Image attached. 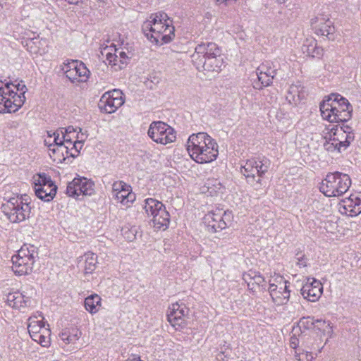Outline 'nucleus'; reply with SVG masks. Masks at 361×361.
Returning <instances> with one entry per match:
<instances>
[{
	"instance_id": "45",
	"label": "nucleus",
	"mask_w": 361,
	"mask_h": 361,
	"mask_svg": "<svg viewBox=\"0 0 361 361\" xmlns=\"http://www.w3.org/2000/svg\"><path fill=\"white\" fill-rule=\"evenodd\" d=\"M82 147V144L81 142H78L77 140L73 141V145L71 149V157H75L78 155L80 149Z\"/></svg>"
},
{
	"instance_id": "34",
	"label": "nucleus",
	"mask_w": 361,
	"mask_h": 361,
	"mask_svg": "<svg viewBox=\"0 0 361 361\" xmlns=\"http://www.w3.org/2000/svg\"><path fill=\"white\" fill-rule=\"evenodd\" d=\"M102 306V298L96 293L87 296L84 301L85 309L91 314L97 313Z\"/></svg>"
},
{
	"instance_id": "12",
	"label": "nucleus",
	"mask_w": 361,
	"mask_h": 361,
	"mask_svg": "<svg viewBox=\"0 0 361 361\" xmlns=\"http://www.w3.org/2000/svg\"><path fill=\"white\" fill-rule=\"evenodd\" d=\"M289 283L283 276L275 275L269 280V292L276 305L287 304L290 298Z\"/></svg>"
},
{
	"instance_id": "53",
	"label": "nucleus",
	"mask_w": 361,
	"mask_h": 361,
	"mask_svg": "<svg viewBox=\"0 0 361 361\" xmlns=\"http://www.w3.org/2000/svg\"><path fill=\"white\" fill-rule=\"evenodd\" d=\"M71 4H77L80 2V0H66Z\"/></svg>"
},
{
	"instance_id": "18",
	"label": "nucleus",
	"mask_w": 361,
	"mask_h": 361,
	"mask_svg": "<svg viewBox=\"0 0 361 361\" xmlns=\"http://www.w3.org/2000/svg\"><path fill=\"white\" fill-rule=\"evenodd\" d=\"M94 191V183L85 178H75L68 183L66 194L71 197L91 195Z\"/></svg>"
},
{
	"instance_id": "48",
	"label": "nucleus",
	"mask_w": 361,
	"mask_h": 361,
	"mask_svg": "<svg viewBox=\"0 0 361 361\" xmlns=\"http://www.w3.org/2000/svg\"><path fill=\"white\" fill-rule=\"evenodd\" d=\"M78 129H79V131L77 132V135L75 137V138L76 139L75 140L81 142V144L83 145V142H85V139L87 138V135L82 132L81 128H79Z\"/></svg>"
},
{
	"instance_id": "42",
	"label": "nucleus",
	"mask_w": 361,
	"mask_h": 361,
	"mask_svg": "<svg viewBox=\"0 0 361 361\" xmlns=\"http://www.w3.org/2000/svg\"><path fill=\"white\" fill-rule=\"evenodd\" d=\"M316 319L314 317H307L300 319L298 323L299 329H310L314 328L315 329Z\"/></svg>"
},
{
	"instance_id": "5",
	"label": "nucleus",
	"mask_w": 361,
	"mask_h": 361,
	"mask_svg": "<svg viewBox=\"0 0 361 361\" xmlns=\"http://www.w3.org/2000/svg\"><path fill=\"white\" fill-rule=\"evenodd\" d=\"M1 209L11 223H20L30 217L31 207L23 197L4 198Z\"/></svg>"
},
{
	"instance_id": "6",
	"label": "nucleus",
	"mask_w": 361,
	"mask_h": 361,
	"mask_svg": "<svg viewBox=\"0 0 361 361\" xmlns=\"http://www.w3.org/2000/svg\"><path fill=\"white\" fill-rule=\"evenodd\" d=\"M37 257V252L35 246L23 245L11 257V268L13 273L17 276L31 274Z\"/></svg>"
},
{
	"instance_id": "35",
	"label": "nucleus",
	"mask_w": 361,
	"mask_h": 361,
	"mask_svg": "<svg viewBox=\"0 0 361 361\" xmlns=\"http://www.w3.org/2000/svg\"><path fill=\"white\" fill-rule=\"evenodd\" d=\"M85 257V273L92 274L97 267V256L91 252H88L84 255Z\"/></svg>"
},
{
	"instance_id": "27",
	"label": "nucleus",
	"mask_w": 361,
	"mask_h": 361,
	"mask_svg": "<svg viewBox=\"0 0 361 361\" xmlns=\"http://www.w3.org/2000/svg\"><path fill=\"white\" fill-rule=\"evenodd\" d=\"M276 74V69L269 62L261 64L257 69L259 81L264 87L270 85Z\"/></svg>"
},
{
	"instance_id": "14",
	"label": "nucleus",
	"mask_w": 361,
	"mask_h": 361,
	"mask_svg": "<svg viewBox=\"0 0 361 361\" xmlns=\"http://www.w3.org/2000/svg\"><path fill=\"white\" fill-rule=\"evenodd\" d=\"M310 25L317 35L334 39L335 27L329 14L322 13L314 16L310 20Z\"/></svg>"
},
{
	"instance_id": "44",
	"label": "nucleus",
	"mask_w": 361,
	"mask_h": 361,
	"mask_svg": "<svg viewBox=\"0 0 361 361\" xmlns=\"http://www.w3.org/2000/svg\"><path fill=\"white\" fill-rule=\"evenodd\" d=\"M119 68H124L127 63H128V61L129 60L130 57H129V53L126 52L124 49L123 48L121 52V54H119Z\"/></svg>"
},
{
	"instance_id": "31",
	"label": "nucleus",
	"mask_w": 361,
	"mask_h": 361,
	"mask_svg": "<svg viewBox=\"0 0 361 361\" xmlns=\"http://www.w3.org/2000/svg\"><path fill=\"white\" fill-rule=\"evenodd\" d=\"M315 331L319 336L326 337L325 343L333 337L334 327L330 321L324 319H316Z\"/></svg>"
},
{
	"instance_id": "41",
	"label": "nucleus",
	"mask_w": 361,
	"mask_h": 361,
	"mask_svg": "<svg viewBox=\"0 0 361 361\" xmlns=\"http://www.w3.org/2000/svg\"><path fill=\"white\" fill-rule=\"evenodd\" d=\"M294 356L298 361H312L313 359L312 351L300 348L295 350Z\"/></svg>"
},
{
	"instance_id": "46",
	"label": "nucleus",
	"mask_w": 361,
	"mask_h": 361,
	"mask_svg": "<svg viewBox=\"0 0 361 361\" xmlns=\"http://www.w3.org/2000/svg\"><path fill=\"white\" fill-rule=\"evenodd\" d=\"M59 130V137H61L60 140L61 141V142L73 141V139L75 138L74 135L66 133L65 132H63V128H61Z\"/></svg>"
},
{
	"instance_id": "21",
	"label": "nucleus",
	"mask_w": 361,
	"mask_h": 361,
	"mask_svg": "<svg viewBox=\"0 0 361 361\" xmlns=\"http://www.w3.org/2000/svg\"><path fill=\"white\" fill-rule=\"evenodd\" d=\"M267 170L268 166L265 165L263 161L251 159L247 160L245 164L241 166L240 171L247 178L254 179L255 174L261 178Z\"/></svg>"
},
{
	"instance_id": "2",
	"label": "nucleus",
	"mask_w": 361,
	"mask_h": 361,
	"mask_svg": "<svg viewBox=\"0 0 361 361\" xmlns=\"http://www.w3.org/2000/svg\"><path fill=\"white\" fill-rule=\"evenodd\" d=\"M191 58L200 71L219 72L224 64L221 49L213 42L198 44Z\"/></svg>"
},
{
	"instance_id": "33",
	"label": "nucleus",
	"mask_w": 361,
	"mask_h": 361,
	"mask_svg": "<svg viewBox=\"0 0 361 361\" xmlns=\"http://www.w3.org/2000/svg\"><path fill=\"white\" fill-rule=\"evenodd\" d=\"M82 336V332L76 327L66 329L59 334L66 344H75Z\"/></svg>"
},
{
	"instance_id": "37",
	"label": "nucleus",
	"mask_w": 361,
	"mask_h": 361,
	"mask_svg": "<svg viewBox=\"0 0 361 361\" xmlns=\"http://www.w3.org/2000/svg\"><path fill=\"white\" fill-rule=\"evenodd\" d=\"M204 187L207 188V192L212 195H217L223 192L224 187L217 179H208Z\"/></svg>"
},
{
	"instance_id": "52",
	"label": "nucleus",
	"mask_w": 361,
	"mask_h": 361,
	"mask_svg": "<svg viewBox=\"0 0 361 361\" xmlns=\"http://www.w3.org/2000/svg\"><path fill=\"white\" fill-rule=\"evenodd\" d=\"M63 132H65L66 133L74 135L77 132V129L74 128L73 126H68L66 129L63 128Z\"/></svg>"
},
{
	"instance_id": "10",
	"label": "nucleus",
	"mask_w": 361,
	"mask_h": 361,
	"mask_svg": "<svg viewBox=\"0 0 361 361\" xmlns=\"http://www.w3.org/2000/svg\"><path fill=\"white\" fill-rule=\"evenodd\" d=\"M27 329L32 339L43 347H48L51 343V332L45 327L44 317L33 315L28 319Z\"/></svg>"
},
{
	"instance_id": "43",
	"label": "nucleus",
	"mask_w": 361,
	"mask_h": 361,
	"mask_svg": "<svg viewBox=\"0 0 361 361\" xmlns=\"http://www.w3.org/2000/svg\"><path fill=\"white\" fill-rule=\"evenodd\" d=\"M297 331H298V329L294 328L293 329V334L290 338V346L295 350H296V349L299 348V347L301 345L300 334L298 336H296Z\"/></svg>"
},
{
	"instance_id": "25",
	"label": "nucleus",
	"mask_w": 361,
	"mask_h": 361,
	"mask_svg": "<svg viewBox=\"0 0 361 361\" xmlns=\"http://www.w3.org/2000/svg\"><path fill=\"white\" fill-rule=\"evenodd\" d=\"M305 87L300 83L290 85L285 95L286 100L289 104L296 106L305 98Z\"/></svg>"
},
{
	"instance_id": "15",
	"label": "nucleus",
	"mask_w": 361,
	"mask_h": 361,
	"mask_svg": "<svg viewBox=\"0 0 361 361\" xmlns=\"http://www.w3.org/2000/svg\"><path fill=\"white\" fill-rule=\"evenodd\" d=\"M189 314V309L183 303H173L169 307L167 318L168 322L175 328L180 331L187 324L186 319Z\"/></svg>"
},
{
	"instance_id": "9",
	"label": "nucleus",
	"mask_w": 361,
	"mask_h": 361,
	"mask_svg": "<svg viewBox=\"0 0 361 361\" xmlns=\"http://www.w3.org/2000/svg\"><path fill=\"white\" fill-rule=\"evenodd\" d=\"M35 195L38 198L45 202L54 199L56 194L57 187L51 177L44 173H36L32 176Z\"/></svg>"
},
{
	"instance_id": "8",
	"label": "nucleus",
	"mask_w": 361,
	"mask_h": 361,
	"mask_svg": "<svg viewBox=\"0 0 361 361\" xmlns=\"http://www.w3.org/2000/svg\"><path fill=\"white\" fill-rule=\"evenodd\" d=\"M144 209L148 216H152L154 228L162 230L167 228L170 216L162 202L153 198H148L145 200Z\"/></svg>"
},
{
	"instance_id": "38",
	"label": "nucleus",
	"mask_w": 361,
	"mask_h": 361,
	"mask_svg": "<svg viewBox=\"0 0 361 361\" xmlns=\"http://www.w3.org/2000/svg\"><path fill=\"white\" fill-rule=\"evenodd\" d=\"M60 139L61 137H59V130L54 132L48 131L47 135L44 138V144L47 146L49 149L51 147H53L54 145L61 143V141Z\"/></svg>"
},
{
	"instance_id": "4",
	"label": "nucleus",
	"mask_w": 361,
	"mask_h": 361,
	"mask_svg": "<svg viewBox=\"0 0 361 361\" xmlns=\"http://www.w3.org/2000/svg\"><path fill=\"white\" fill-rule=\"evenodd\" d=\"M323 119L330 123L345 122L352 116L353 107L348 100L338 94H331L320 104Z\"/></svg>"
},
{
	"instance_id": "24",
	"label": "nucleus",
	"mask_w": 361,
	"mask_h": 361,
	"mask_svg": "<svg viewBox=\"0 0 361 361\" xmlns=\"http://www.w3.org/2000/svg\"><path fill=\"white\" fill-rule=\"evenodd\" d=\"M334 130L337 139L340 152L345 150L354 140L355 135L350 127L348 126H338L334 124Z\"/></svg>"
},
{
	"instance_id": "19",
	"label": "nucleus",
	"mask_w": 361,
	"mask_h": 361,
	"mask_svg": "<svg viewBox=\"0 0 361 361\" xmlns=\"http://www.w3.org/2000/svg\"><path fill=\"white\" fill-rule=\"evenodd\" d=\"M339 212L348 216H355L361 213V192L351 194L339 204Z\"/></svg>"
},
{
	"instance_id": "30",
	"label": "nucleus",
	"mask_w": 361,
	"mask_h": 361,
	"mask_svg": "<svg viewBox=\"0 0 361 361\" xmlns=\"http://www.w3.org/2000/svg\"><path fill=\"white\" fill-rule=\"evenodd\" d=\"M302 51L303 54L312 58L321 57L324 51L323 49L318 46L315 39L312 37L306 39L302 44Z\"/></svg>"
},
{
	"instance_id": "49",
	"label": "nucleus",
	"mask_w": 361,
	"mask_h": 361,
	"mask_svg": "<svg viewBox=\"0 0 361 361\" xmlns=\"http://www.w3.org/2000/svg\"><path fill=\"white\" fill-rule=\"evenodd\" d=\"M15 87L16 88L17 91L19 92L20 94L25 95V93L27 91V87L25 85L18 83V85H15Z\"/></svg>"
},
{
	"instance_id": "23",
	"label": "nucleus",
	"mask_w": 361,
	"mask_h": 361,
	"mask_svg": "<svg viewBox=\"0 0 361 361\" xmlns=\"http://www.w3.org/2000/svg\"><path fill=\"white\" fill-rule=\"evenodd\" d=\"M68 67L65 73L71 82H85L87 80L90 71L83 63L73 62Z\"/></svg>"
},
{
	"instance_id": "55",
	"label": "nucleus",
	"mask_w": 361,
	"mask_h": 361,
	"mask_svg": "<svg viewBox=\"0 0 361 361\" xmlns=\"http://www.w3.org/2000/svg\"><path fill=\"white\" fill-rule=\"evenodd\" d=\"M261 178H259L257 180V183H259V184H261Z\"/></svg>"
},
{
	"instance_id": "7",
	"label": "nucleus",
	"mask_w": 361,
	"mask_h": 361,
	"mask_svg": "<svg viewBox=\"0 0 361 361\" xmlns=\"http://www.w3.org/2000/svg\"><path fill=\"white\" fill-rule=\"evenodd\" d=\"M350 185V176L337 171L326 175L322 181L319 190L326 197H340L349 190Z\"/></svg>"
},
{
	"instance_id": "51",
	"label": "nucleus",
	"mask_w": 361,
	"mask_h": 361,
	"mask_svg": "<svg viewBox=\"0 0 361 361\" xmlns=\"http://www.w3.org/2000/svg\"><path fill=\"white\" fill-rule=\"evenodd\" d=\"M61 145H63L65 147H68V149H67V156L71 157V149L73 145V141L61 142Z\"/></svg>"
},
{
	"instance_id": "29",
	"label": "nucleus",
	"mask_w": 361,
	"mask_h": 361,
	"mask_svg": "<svg viewBox=\"0 0 361 361\" xmlns=\"http://www.w3.org/2000/svg\"><path fill=\"white\" fill-rule=\"evenodd\" d=\"M7 303L12 308L24 309L30 305V299L19 291L9 293L7 295Z\"/></svg>"
},
{
	"instance_id": "36",
	"label": "nucleus",
	"mask_w": 361,
	"mask_h": 361,
	"mask_svg": "<svg viewBox=\"0 0 361 361\" xmlns=\"http://www.w3.org/2000/svg\"><path fill=\"white\" fill-rule=\"evenodd\" d=\"M46 41L43 39H32L27 42V49L29 52L34 54L42 55L45 51L40 49V46L44 44Z\"/></svg>"
},
{
	"instance_id": "20",
	"label": "nucleus",
	"mask_w": 361,
	"mask_h": 361,
	"mask_svg": "<svg viewBox=\"0 0 361 361\" xmlns=\"http://www.w3.org/2000/svg\"><path fill=\"white\" fill-rule=\"evenodd\" d=\"M300 292L305 299L310 302H316L320 298L323 293V286L319 281L313 278H308L303 284Z\"/></svg>"
},
{
	"instance_id": "47",
	"label": "nucleus",
	"mask_w": 361,
	"mask_h": 361,
	"mask_svg": "<svg viewBox=\"0 0 361 361\" xmlns=\"http://www.w3.org/2000/svg\"><path fill=\"white\" fill-rule=\"evenodd\" d=\"M122 49L123 48H116L114 45L107 46L103 49L104 51L116 54L118 58L119 57V54H121Z\"/></svg>"
},
{
	"instance_id": "16",
	"label": "nucleus",
	"mask_w": 361,
	"mask_h": 361,
	"mask_svg": "<svg viewBox=\"0 0 361 361\" xmlns=\"http://www.w3.org/2000/svg\"><path fill=\"white\" fill-rule=\"evenodd\" d=\"M124 103L123 93L119 90L105 92L101 97L99 108L107 114L115 112Z\"/></svg>"
},
{
	"instance_id": "54",
	"label": "nucleus",
	"mask_w": 361,
	"mask_h": 361,
	"mask_svg": "<svg viewBox=\"0 0 361 361\" xmlns=\"http://www.w3.org/2000/svg\"><path fill=\"white\" fill-rule=\"evenodd\" d=\"M130 361H142L140 357H137L135 359L131 360Z\"/></svg>"
},
{
	"instance_id": "40",
	"label": "nucleus",
	"mask_w": 361,
	"mask_h": 361,
	"mask_svg": "<svg viewBox=\"0 0 361 361\" xmlns=\"http://www.w3.org/2000/svg\"><path fill=\"white\" fill-rule=\"evenodd\" d=\"M300 342L301 345L299 347L300 348H304L305 350L311 351L312 350L317 348L314 341V338L306 334H300Z\"/></svg>"
},
{
	"instance_id": "22",
	"label": "nucleus",
	"mask_w": 361,
	"mask_h": 361,
	"mask_svg": "<svg viewBox=\"0 0 361 361\" xmlns=\"http://www.w3.org/2000/svg\"><path fill=\"white\" fill-rule=\"evenodd\" d=\"M334 130V124L326 126L322 133L323 140L322 145L324 149L329 154L335 155L340 153L337 139Z\"/></svg>"
},
{
	"instance_id": "17",
	"label": "nucleus",
	"mask_w": 361,
	"mask_h": 361,
	"mask_svg": "<svg viewBox=\"0 0 361 361\" xmlns=\"http://www.w3.org/2000/svg\"><path fill=\"white\" fill-rule=\"evenodd\" d=\"M112 197L123 207H129L135 200L131 187L123 181H116L112 185Z\"/></svg>"
},
{
	"instance_id": "11",
	"label": "nucleus",
	"mask_w": 361,
	"mask_h": 361,
	"mask_svg": "<svg viewBox=\"0 0 361 361\" xmlns=\"http://www.w3.org/2000/svg\"><path fill=\"white\" fill-rule=\"evenodd\" d=\"M148 136L156 143L166 145L176 140L174 129L162 121H153L147 131Z\"/></svg>"
},
{
	"instance_id": "13",
	"label": "nucleus",
	"mask_w": 361,
	"mask_h": 361,
	"mask_svg": "<svg viewBox=\"0 0 361 361\" xmlns=\"http://www.w3.org/2000/svg\"><path fill=\"white\" fill-rule=\"evenodd\" d=\"M232 220V214L229 211L216 209L204 215V223L212 232H217L226 228Z\"/></svg>"
},
{
	"instance_id": "32",
	"label": "nucleus",
	"mask_w": 361,
	"mask_h": 361,
	"mask_svg": "<svg viewBox=\"0 0 361 361\" xmlns=\"http://www.w3.org/2000/svg\"><path fill=\"white\" fill-rule=\"evenodd\" d=\"M68 147H65L63 145H61V142L55 145L53 147H51L48 149V153L50 158L53 160V161L59 164L62 163L63 161L66 159L67 156V149Z\"/></svg>"
},
{
	"instance_id": "28",
	"label": "nucleus",
	"mask_w": 361,
	"mask_h": 361,
	"mask_svg": "<svg viewBox=\"0 0 361 361\" xmlns=\"http://www.w3.org/2000/svg\"><path fill=\"white\" fill-rule=\"evenodd\" d=\"M243 279L247 283L248 289L252 292L259 290L264 283V277L259 272L254 270H249L244 273Z\"/></svg>"
},
{
	"instance_id": "1",
	"label": "nucleus",
	"mask_w": 361,
	"mask_h": 361,
	"mask_svg": "<svg viewBox=\"0 0 361 361\" xmlns=\"http://www.w3.org/2000/svg\"><path fill=\"white\" fill-rule=\"evenodd\" d=\"M187 150L190 157L198 164L212 162L219 154L216 142L204 132L192 134L188 137Z\"/></svg>"
},
{
	"instance_id": "50",
	"label": "nucleus",
	"mask_w": 361,
	"mask_h": 361,
	"mask_svg": "<svg viewBox=\"0 0 361 361\" xmlns=\"http://www.w3.org/2000/svg\"><path fill=\"white\" fill-rule=\"evenodd\" d=\"M297 265L299 267H306L307 266L306 259H305L303 257V256H302L300 257H298Z\"/></svg>"
},
{
	"instance_id": "39",
	"label": "nucleus",
	"mask_w": 361,
	"mask_h": 361,
	"mask_svg": "<svg viewBox=\"0 0 361 361\" xmlns=\"http://www.w3.org/2000/svg\"><path fill=\"white\" fill-rule=\"evenodd\" d=\"M102 54L105 56L106 61L115 71H119L123 68H119V59L116 54L102 50Z\"/></svg>"
},
{
	"instance_id": "26",
	"label": "nucleus",
	"mask_w": 361,
	"mask_h": 361,
	"mask_svg": "<svg viewBox=\"0 0 361 361\" xmlns=\"http://www.w3.org/2000/svg\"><path fill=\"white\" fill-rule=\"evenodd\" d=\"M6 90L8 92L9 101L7 102L5 106H1L2 111H8L9 113L16 112L18 111L24 104L25 101V95L14 92L13 90H10V85L6 84Z\"/></svg>"
},
{
	"instance_id": "3",
	"label": "nucleus",
	"mask_w": 361,
	"mask_h": 361,
	"mask_svg": "<svg viewBox=\"0 0 361 361\" xmlns=\"http://www.w3.org/2000/svg\"><path fill=\"white\" fill-rule=\"evenodd\" d=\"M174 27L166 13L152 15L142 25V31L149 39L156 43H168L174 37Z\"/></svg>"
}]
</instances>
